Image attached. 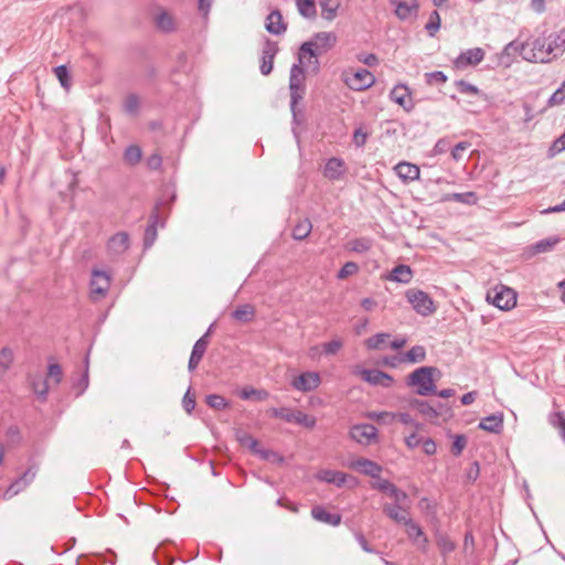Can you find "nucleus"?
Listing matches in <instances>:
<instances>
[{"label": "nucleus", "mask_w": 565, "mask_h": 565, "mask_svg": "<svg viewBox=\"0 0 565 565\" xmlns=\"http://www.w3.org/2000/svg\"><path fill=\"white\" fill-rule=\"evenodd\" d=\"M362 380L371 385H380L383 387H390L393 383V377L380 370H366L362 369L359 371Z\"/></svg>", "instance_id": "f8f14e48"}, {"label": "nucleus", "mask_w": 565, "mask_h": 565, "mask_svg": "<svg viewBox=\"0 0 565 565\" xmlns=\"http://www.w3.org/2000/svg\"><path fill=\"white\" fill-rule=\"evenodd\" d=\"M548 47L547 54H552V56L561 55L565 52V29L561 30L558 33H552L548 35Z\"/></svg>", "instance_id": "5701e85b"}, {"label": "nucleus", "mask_w": 565, "mask_h": 565, "mask_svg": "<svg viewBox=\"0 0 565 565\" xmlns=\"http://www.w3.org/2000/svg\"><path fill=\"white\" fill-rule=\"evenodd\" d=\"M311 516L319 522L337 526L341 523V515L329 513L323 507L316 505L311 509Z\"/></svg>", "instance_id": "412c9836"}, {"label": "nucleus", "mask_w": 565, "mask_h": 565, "mask_svg": "<svg viewBox=\"0 0 565 565\" xmlns=\"http://www.w3.org/2000/svg\"><path fill=\"white\" fill-rule=\"evenodd\" d=\"M292 386L300 392H310L320 384V376L317 372H305L292 381Z\"/></svg>", "instance_id": "ddd939ff"}, {"label": "nucleus", "mask_w": 565, "mask_h": 565, "mask_svg": "<svg viewBox=\"0 0 565 565\" xmlns=\"http://www.w3.org/2000/svg\"><path fill=\"white\" fill-rule=\"evenodd\" d=\"M156 25L162 32H172L175 28L174 20L167 11H161L156 15Z\"/></svg>", "instance_id": "c85d7f7f"}, {"label": "nucleus", "mask_w": 565, "mask_h": 565, "mask_svg": "<svg viewBox=\"0 0 565 565\" xmlns=\"http://www.w3.org/2000/svg\"><path fill=\"white\" fill-rule=\"evenodd\" d=\"M343 81L349 88L362 92L374 85L375 76L369 70L360 68L354 73L344 74Z\"/></svg>", "instance_id": "423d86ee"}, {"label": "nucleus", "mask_w": 565, "mask_h": 565, "mask_svg": "<svg viewBox=\"0 0 565 565\" xmlns=\"http://www.w3.org/2000/svg\"><path fill=\"white\" fill-rule=\"evenodd\" d=\"M550 41L548 36L537 38L532 42V57L534 61H540L542 63L551 61L552 54H547Z\"/></svg>", "instance_id": "aec40b11"}, {"label": "nucleus", "mask_w": 565, "mask_h": 565, "mask_svg": "<svg viewBox=\"0 0 565 565\" xmlns=\"http://www.w3.org/2000/svg\"><path fill=\"white\" fill-rule=\"evenodd\" d=\"M33 392L38 395V397L42 401L46 399L47 396V383L44 380H34L32 382Z\"/></svg>", "instance_id": "6e6d98bb"}, {"label": "nucleus", "mask_w": 565, "mask_h": 565, "mask_svg": "<svg viewBox=\"0 0 565 565\" xmlns=\"http://www.w3.org/2000/svg\"><path fill=\"white\" fill-rule=\"evenodd\" d=\"M352 439L362 445H371L377 439V429L371 424H359L351 428Z\"/></svg>", "instance_id": "9d476101"}, {"label": "nucleus", "mask_w": 565, "mask_h": 565, "mask_svg": "<svg viewBox=\"0 0 565 565\" xmlns=\"http://www.w3.org/2000/svg\"><path fill=\"white\" fill-rule=\"evenodd\" d=\"M247 448L255 455H258L262 459L269 460L274 451L263 449L255 438L247 445Z\"/></svg>", "instance_id": "de8ad7c7"}, {"label": "nucleus", "mask_w": 565, "mask_h": 565, "mask_svg": "<svg viewBox=\"0 0 565 565\" xmlns=\"http://www.w3.org/2000/svg\"><path fill=\"white\" fill-rule=\"evenodd\" d=\"M558 242L559 239L557 237H548L537 242L534 248L537 253H545L552 249Z\"/></svg>", "instance_id": "5fc2aeb1"}, {"label": "nucleus", "mask_w": 565, "mask_h": 565, "mask_svg": "<svg viewBox=\"0 0 565 565\" xmlns=\"http://www.w3.org/2000/svg\"><path fill=\"white\" fill-rule=\"evenodd\" d=\"M467 445V438L465 435L455 436L454 443L451 445V452L455 456H459Z\"/></svg>", "instance_id": "680f3d73"}, {"label": "nucleus", "mask_w": 565, "mask_h": 565, "mask_svg": "<svg viewBox=\"0 0 565 565\" xmlns=\"http://www.w3.org/2000/svg\"><path fill=\"white\" fill-rule=\"evenodd\" d=\"M418 412L425 416L426 418L433 419L440 415V411L436 407L431 406L428 402L425 401L424 404L419 405Z\"/></svg>", "instance_id": "13d9d810"}, {"label": "nucleus", "mask_w": 565, "mask_h": 565, "mask_svg": "<svg viewBox=\"0 0 565 565\" xmlns=\"http://www.w3.org/2000/svg\"><path fill=\"white\" fill-rule=\"evenodd\" d=\"M359 270V266L356 263L354 262H348L345 263L341 269L338 271V275L337 277L339 279H345L348 278L349 276H353L358 273Z\"/></svg>", "instance_id": "864d4df0"}, {"label": "nucleus", "mask_w": 565, "mask_h": 565, "mask_svg": "<svg viewBox=\"0 0 565 565\" xmlns=\"http://www.w3.org/2000/svg\"><path fill=\"white\" fill-rule=\"evenodd\" d=\"M265 28L267 32L274 35H281L286 32L287 24L284 22L281 12L278 9L268 14Z\"/></svg>", "instance_id": "a211bd4d"}, {"label": "nucleus", "mask_w": 565, "mask_h": 565, "mask_svg": "<svg viewBox=\"0 0 565 565\" xmlns=\"http://www.w3.org/2000/svg\"><path fill=\"white\" fill-rule=\"evenodd\" d=\"M255 316V309L250 305H243L232 312V317L241 322H248Z\"/></svg>", "instance_id": "72a5a7b5"}, {"label": "nucleus", "mask_w": 565, "mask_h": 565, "mask_svg": "<svg viewBox=\"0 0 565 565\" xmlns=\"http://www.w3.org/2000/svg\"><path fill=\"white\" fill-rule=\"evenodd\" d=\"M312 230V224L308 218L299 221L292 228V237L296 241H302L308 237Z\"/></svg>", "instance_id": "473e14b6"}, {"label": "nucleus", "mask_w": 565, "mask_h": 565, "mask_svg": "<svg viewBox=\"0 0 565 565\" xmlns=\"http://www.w3.org/2000/svg\"><path fill=\"white\" fill-rule=\"evenodd\" d=\"M426 358V350L422 345H415L411 350H408L405 353V358L403 361L409 362V363H418L423 362Z\"/></svg>", "instance_id": "4c0bfd02"}, {"label": "nucleus", "mask_w": 565, "mask_h": 565, "mask_svg": "<svg viewBox=\"0 0 565 565\" xmlns=\"http://www.w3.org/2000/svg\"><path fill=\"white\" fill-rule=\"evenodd\" d=\"M269 396V393L265 390H256V388H253V387H244L241 392H239V397L242 399H250V398H255L257 401H265L267 399Z\"/></svg>", "instance_id": "e433bc0d"}, {"label": "nucleus", "mask_w": 565, "mask_h": 565, "mask_svg": "<svg viewBox=\"0 0 565 565\" xmlns=\"http://www.w3.org/2000/svg\"><path fill=\"white\" fill-rule=\"evenodd\" d=\"M316 479L337 487H342L349 479L352 481V487L356 484V479L354 477H350L338 470H320L316 475Z\"/></svg>", "instance_id": "9b49d317"}, {"label": "nucleus", "mask_w": 565, "mask_h": 565, "mask_svg": "<svg viewBox=\"0 0 565 565\" xmlns=\"http://www.w3.org/2000/svg\"><path fill=\"white\" fill-rule=\"evenodd\" d=\"M337 35L333 32H318L310 41L302 43L299 47L298 60L301 64L312 65V71H319V61L317 56L335 45Z\"/></svg>", "instance_id": "f257e3e1"}, {"label": "nucleus", "mask_w": 565, "mask_h": 565, "mask_svg": "<svg viewBox=\"0 0 565 565\" xmlns=\"http://www.w3.org/2000/svg\"><path fill=\"white\" fill-rule=\"evenodd\" d=\"M426 81L429 85L434 84V83H440V84H444L447 82V76L444 72L441 71H435V72H430V73H426Z\"/></svg>", "instance_id": "0e129e2a"}, {"label": "nucleus", "mask_w": 565, "mask_h": 565, "mask_svg": "<svg viewBox=\"0 0 565 565\" xmlns=\"http://www.w3.org/2000/svg\"><path fill=\"white\" fill-rule=\"evenodd\" d=\"M279 47L277 42L266 39L262 51V63L259 66L260 73L265 76L269 75L274 67V58L278 53Z\"/></svg>", "instance_id": "1a4fd4ad"}, {"label": "nucleus", "mask_w": 565, "mask_h": 565, "mask_svg": "<svg viewBox=\"0 0 565 565\" xmlns=\"http://www.w3.org/2000/svg\"><path fill=\"white\" fill-rule=\"evenodd\" d=\"M35 477V471H33L32 468L28 469L23 476L15 480L6 491L4 495L7 498H12L13 495L18 494L20 491H22L29 482H31Z\"/></svg>", "instance_id": "393cba45"}, {"label": "nucleus", "mask_w": 565, "mask_h": 565, "mask_svg": "<svg viewBox=\"0 0 565 565\" xmlns=\"http://www.w3.org/2000/svg\"><path fill=\"white\" fill-rule=\"evenodd\" d=\"M479 428L488 433L499 434L503 428V415L492 414L482 418L479 423Z\"/></svg>", "instance_id": "b1692460"}, {"label": "nucleus", "mask_w": 565, "mask_h": 565, "mask_svg": "<svg viewBox=\"0 0 565 565\" xmlns=\"http://www.w3.org/2000/svg\"><path fill=\"white\" fill-rule=\"evenodd\" d=\"M300 64L301 63L294 64L291 66L289 76L290 108L294 114L296 113V107L299 102L302 100L305 94V71Z\"/></svg>", "instance_id": "7ed1b4c3"}, {"label": "nucleus", "mask_w": 565, "mask_h": 565, "mask_svg": "<svg viewBox=\"0 0 565 565\" xmlns=\"http://www.w3.org/2000/svg\"><path fill=\"white\" fill-rule=\"evenodd\" d=\"M455 85L461 94H468V95H478L479 94L478 87L466 82L465 79L456 81Z\"/></svg>", "instance_id": "4d7b16f0"}, {"label": "nucleus", "mask_w": 565, "mask_h": 565, "mask_svg": "<svg viewBox=\"0 0 565 565\" xmlns=\"http://www.w3.org/2000/svg\"><path fill=\"white\" fill-rule=\"evenodd\" d=\"M206 404L214 409H225L228 406L227 401L217 394H211L205 397Z\"/></svg>", "instance_id": "49530a36"}, {"label": "nucleus", "mask_w": 565, "mask_h": 565, "mask_svg": "<svg viewBox=\"0 0 565 565\" xmlns=\"http://www.w3.org/2000/svg\"><path fill=\"white\" fill-rule=\"evenodd\" d=\"M110 287V276L104 271L94 269L92 271L90 297L93 300L104 298Z\"/></svg>", "instance_id": "0eeeda50"}, {"label": "nucleus", "mask_w": 565, "mask_h": 565, "mask_svg": "<svg viewBox=\"0 0 565 565\" xmlns=\"http://www.w3.org/2000/svg\"><path fill=\"white\" fill-rule=\"evenodd\" d=\"M440 23H441L440 14L436 10L433 11L429 15L428 22L425 25V29L427 30V32L430 36H435V34L439 31Z\"/></svg>", "instance_id": "79ce46f5"}, {"label": "nucleus", "mask_w": 565, "mask_h": 565, "mask_svg": "<svg viewBox=\"0 0 565 565\" xmlns=\"http://www.w3.org/2000/svg\"><path fill=\"white\" fill-rule=\"evenodd\" d=\"M343 347L340 339H333L330 342L323 343V352L328 355L335 354Z\"/></svg>", "instance_id": "e2e57ef3"}, {"label": "nucleus", "mask_w": 565, "mask_h": 565, "mask_svg": "<svg viewBox=\"0 0 565 565\" xmlns=\"http://www.w3.org/2000/svg\"><path fill=\"white\" fill-rule=\"evenodd\" d=\"M298 12L306 19H315L317 15V9L315 0H296Z\"/></svg>", "instance_id": "c756f323"}, {"label": "nucleus", "mask_w": 565, "mask_h": 565, "mask_svg": "<svg viewBox=\"0 0 565 565\" xmlns=\"http://www.w3.org/2000/svg\"><path fill=\"white\" fill-rule=\"evenodd\" d=\"M405 296L413 306V309L424 317L431 315L436 310L429 295L419 289H409L406 291Z\"/></svg>", "instance_id": "39448f33"}, {"label": "nucleus", "mask_w": 565, "mask_h": 565, "mask_svg": "<svg viewBox=\"0 0 565 565\" xmlns=\"http://www.w3.org/2000/svg\"><path fill=\"white\" fill-rule=\"evenodd\" d=\"M390 338L388 333H376L375 335L365 340V347L369 350H379Z\"/></svg>", "instance_id": "37998d69"}, {"label": "nucleus", "mask_w": 565, "mask_h": 565, "mask_svg": "<svg viewBox=\"0 0 565 565\" xmlns=\"http://www.w3.org/2000/svg\"><path fill=\"white\" fill-rule=\"evenodd\" d=\"M487 300L501 310H510L516 305V292L510 287L499 285L487 292Z\"/></svg>", "instance_id": "20e7f679"}, {"label": "nucleus", "mask_w": 565, "mask_h": 565, "mask_svg": "<svg viewBox=\"0 0 565 565\" xmlns=\"http://www.w3.org/2000/svg\"><path fill=\"white\" fill-rule=\"evenodd\" d=\"M47 375L54 379L55 383L58 384L62 381L63 372L60 364L54 363L49 365Z\"/></svg>", "instance_id": "338daca9"}, {"label": "nucleus", "mask_w": 565, "mask_h": 565, "mask_svg": "<svg viewBox=\"0 0 565 565\" xmlns=\"http://www.w3.org/2000/svg\"><path fill=\"white\" fill-rule=\"evenodd\" d=\"M404 525L406 526V534L412 542L418 541L425 534L420 525L413 519H409Z\"/></svg>", "instance_id": "58836bf2"}, {"label": "nucleus", "mask_w": 565, "mask_h": 565, "mask_svg": "<svg viewBox=\"0 0 565 565\" xmlns=\"http://www.w3.org/2000/svg\"><path fill=\"white\" fill-rule=\"evenodd\" d=\"M350 249L356 253H365L371 248V241L367 238H355L350 243Z\"/></svg>", "instance_id": "3c124183"}, {"label": "nucleus", "mask_w": 565, "mask_h": 565, "mask_svg": "<svg viewBox=\"0 0 565 565\" xmlns=\"http://www.w3.org/2000/svg\"><path fill=\"white\" fill-rule=\"evenodd\" d=\"M157 227L153 225H148L145 230V237H143V246L145 248H149L153 245V243L157 239Z\"/></svg>", "instance_id": "bf43d9fd"}, {"label": "nucleus", "mask_w": 565, "mask_h": 565, "mask_svg": "<svg viewBox=\"0 0 565 565\" xmlns=\"http://www.w3.org/2000/svg\"><path fill=\"white\" fill-rule=\"evenodd\" d=\"M147 166L152 171H158L162 166V157L159 153H152L147 159Z\"/></svg>", "instance_id": "774afa93"}, {"label": "nucleus", "mask_w": 565, "mask_h": 565, "mask_svg": "<svg viewBox=\"0 0 565 565\" xmlns=\"http://www.w3.org/2000/svg\"><path fill=\"white\" fill-rule=\"evenodd\" d=\"M321 17L327 21H333L341 7V0H319Z\"/></svg>", "instance_id": "bb28decb"}, {"label": "nucleus", "mask_w": 565, "mask_h": 565, "mask_svg": "<svg viewBox=\"0 0 565 565\" xmlns=\"http://www.w3.org/2000/svg\"><path fill=\"white\" fill-rule=\"evenodd\" d=\"M565 100V88L561 85L548 99L550 106H556Z\"/></svg>", "instance_id": "69168bd1"}, {"label": "nucleus", "mask_w": 565, "mask_h": 565, "mask_svg": "<svg viewBox=\"0 0 565 565\" xmlns=\"http://www.w3.org/2000/svg\"><path fill=\"white\" fill-rule=\"evenodd\" d=\"M54 73L62 87L68 89L71 86V75L65 65H58L54 68Z\"/></svg>", "instance_id": "c03bdc74"}, {"label": "nucleus", "mask_w": 565, "mask_h": 565, "mask_svg": "<svg viewBox=\"0 0 565 565\" xmlns=\"http://www.w3.org/2000/svg\"><path fill=\"white\" fill-rule=\"evenodd\" d=\"M371 487L373 489H376V490H379L381 492H385L388 495H391L392 491L394 490V488L396 486L394 483L390 482L388 480H385V479H382L381 477H379V479H375L371 483Z\"/></svg>", "instance_id": "603ef678"}, {"label": "nucleus", "mask_w": 565, "mask_h": 565, "mask_svg": "<svg viewBox=\"0 0 565 565\" xmlns=\"http://www.w3.org/2000/svg\"><path fill=\"white\" fill-rule=\"evenodd\" d=\"M129 235L126 232H119L108 239L107 248L114 255H121L129 248Z\"/></svg>", "instance_id": "f3484780"}, {"label": "nucleus", "mask_w": 565, "mask_h": 565, "mask_svg": "<svg viewBox=\"0 0 565 565\" xmlns=\"http://www.w3.org/2000/svg\"><path fill=\"white\" fill-rule=\"evenodd\" d=\"M392 3L395 6V13L398 19L406 20L412 15H416L418 11V1L417 0H408V1H394Z\"/></svg>", "instance_id": "6ab92c4d"}, {"label": "nucleus", "mask_w": 565, "mask_h": 565, "mask_svg": "<svg viewBox=\"0 0 565 565\" xmlns=\"http://www.w3.org/2000/svg\"><path fill=\"white\" fill-rule=\"evenodd\" d=\"M351 468L360 471L365 476H370L371 478L379 479L380 473L382 472V467L366 458H359L351 462Z\"/></svg>", "instance_id": "2eb2a0df"}, {"label": "nucleus", "mask_w": 565, "mask_h": 565, "mask_svg": "<svg viewBox=\"0 0 565 565\" xmlns=\"http://www.w3.org/2000/svg\"><path fill=\"white\" fill-rule=\"evenodd\" d=\"M436 544L444 559L456 550V543L445 533L437 531L435 533Z\"/></svg>", "instance_id": "a878e982"}, {"label": "nucleus", "mask_w": 565, "mask_h": 565, "mask_svg": "<svg viewBox=\"0 0 565 565\" xmlns=\"http://www.w3.org/2000/svg\"><path fill=\"white\" fill-rule=\"evenodd\" d=\"M563 151H565V131L550 146L547 156L553 158Z\"/></svg>", "instance_id": "a18cd8bd"}, {"label": "nucleus", "mask_w": 565, "mask_h": 565, "mask_svg": "<svg viewBox=\"0 0 565 565\" xmlns=\"http://www.w3.org/2000/svg\"><path fill=\"white\" fill-rule=\"evenodd\" d=\"M268 413L273 417L281 418V419L286 420L287 423H292L294 411L290 408H287V407L275 408L274 407V408H270L268 411Z\"/></svg>", "instance_id": "8fccbe9b"}, {"label": "nucleus", "mask_w": 565, "mask_h": 565, "mask_svg": "<svg viewBox=\"0 0 565 565\" xmlns=\"http://www.w3.org/2000/svg\"><path fill=\"white\" fill-rule=\"evenodd\" d=\"M383 512L394 522L405 524L411 518L409 513L406 509H403L401 504H390L386 503L383 505Z\"/></svg>", "instance_id": "4be33fe9"}, {"label": "nucleus", "mask_w": 565, "mask_h": 565, "mask_svg": "<svg viewBox=\"0 0 565 565\" xmlns=\"http://www.w3.org/2000/svg\"><path fill=\"white\" fill-rule=\"evenodd\" d=\"M484 58V51L481 47L469 49L460 53L454 61V65L458 70H465L468 66H476Z\"/></svg>", "instance_id": "6e6552de"}, {"label": "nucleus", "mask_w": 565, "mask_h": 565, "mask_svg": "<svg viewBox=\"0 0 565 565\" xmlns=\"http://www.w3.org/2000/svg\"><path fill=\"white\" fill-rule=\"evenodd\" d=\"M140 107V99L136 94H129L124 102V110L129 115H137Z\"/></svg>", "instance_id": "a19ab883"}, {"label": "nucleus", "mask_w": 565, "mask_h": 565, "mask_svg": "<svg viewBox=\"0 0 565 565\" xmlns=\"http://www.w3.org/2000/svg\"><path fill=\"white\" fill-rule=\"evenodd\" d=\"M413 273L409 266L398 265L392 269L387 278L393 281L407 284L412 280Z\"/></svg>", "instance_id": "cd10ccee"}, {"label": "nucleus", "mask_w": 565, "mask_h": 565, "mask_svg": "<svg viewBox=\"0 0 565 565\" xmlns=\"http://www.w3.org/2000/svg\"><path fill=\"white\" fill-rule=\"evenodd\" d=\"M390 97L394 103L403 107L404 110H413L414 103L411 98V90L406 85H395L394 88L391 90Z\"/></svg>", "instance_id": "4468645a"}, {"label": "nucleus", "mask_w": 565, "mask_h": 565, "mask_svg": "<svg viewBox=\"0 0 565 565\" xmlns=\"http://www.w3.org/2000/svg\"><path fill=\"white\" fill-rule=\"evenodd\" d=\"M142 158V150L137 145H130L128 146L124 151V161L128 166H136L141 161Z\"/></svg>", "instance_id": "7c9ffc66"}, {"label": "nucleus", "mask_w": 565, "mask_h": 565, "mask_svg": "<svg viewBox=\"0 0 565 565\" xmlns=\"http://www.w3.org/2000/svg\"><path fill=\"white\" fill-rule=\"evenodd\" d=\"M440 374L434 366H422L412 372L406 381L411 387H416V393L420 396H427L436 393L434 374Z\"/></svg>", "instance_id": "f03ea898"}, {"label": "nucleus", "mask_w": 565, "mask_h": 565, "mask_svg": "<svg viewBox=\"0 0 565 565\" xmlns=\"http://www.w3.org/2000/svg\"><path fill=\"white\" fill-rule=\"evenodd\" d=\"M343 161L339 158H330L324 166V177H341Z\"/></svg>", "instance_id": "c9c22d12"}, {"label": "nucleus", "mask_w": 565, "mask_h": 565, "mask_svg": "<svg viewBox=\"0 0 565 565\" xmlns=\"http://www.w3.org/2000/svg\"><path fill=\"white\" fill-rule=\"evenodd\" d=\"M210 340H207V335H202L193 345L188 369L190 372L194 371L200 361L202 360L207 347H209Z\"/></svg>", "instance_id": "dca6fc26"}, {"label": "nucleus", "mask_w": 565, "mask_h": 565, "mask_svg": "<svg viewBox=\"0 0 565 565\" xmlns=\"http://www.w3.org/2000/svg\"><path fill=\"white\" fill-rule=\"evenodd\" d=\"M397 177H419V168L408 162H399L394 167Z\"/></svg>", "instance_id": "f704fd0d"}, {"label": "nucleus", "mask_w": 565, "mask_h": 565, "mask_svg": "<svg viewBox=\"0 0 565 565\" xmlns=\"http://www.w3.org/2000/svg\"><path fill=\"white\" fill-rule=\"evenodd\" d=\"M447 200H454L456 202L465 203V204H476L478 201V198L475 192H465V193H451L448 194Z\"/></svg>", "instance_id": "ea45409f"}, {"label": "nucleus", "mask_w": 565, "mask_h": 565, "mask_svg": "<svg viewBox=\"0 0 565 565\" xmlns=\"http://www.w3.org/2000/svg\"><path fill=\"white\" fill-rule=\"evenodd\" d=\"M548 423L559 431V436L565 443V414L561 411H555L548 415Z\"/></svg>", "instance_id": "2f4dec72"}, {"label": "nucleus", "mask_w": 565, "mask_h": 565, "mask_svg": "<svg viewBox=\"0 0 565 565\" xmlns=\"http://www.w3.org/2000/svg\"><path fill=\"white\" fill-rule=\"evenodd\" d=\"M13 362V352L9 348H2L0 350V367L2 369V372H6L10 369L11 364Z\"/></svg>", "instance_id": "09e8293b"}, {"label": "nucleus", "mask_w": 565, "mask_h": 565, "mask_svg": "<svg viewBox=\"0 0 565 565\" xmlns=\"http://www.w3.org/2000/svg\"><path fill=\"white\" fill-rule=\"evenodd\" d=\"M524 49H525V45L523 43L512 41L504 46L502 55L511 56L516 53L521 54Z\"/></svg>", "instance_id": "052dcab7"}]
</instances>
